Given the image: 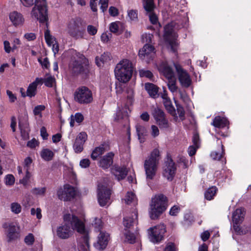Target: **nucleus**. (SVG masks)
Listing matches in <instances>:
<instances>
[{
  "label": "nucleus",
  "instance_id": "obj_16",
  "mask_svg": "<svg viewBox=\"0 0 251 251\" xmlns=\"http://www.w3.org/2000/svg\"><path fill=\"white\" fill-rule=\"evenodd\" d=\"M176 171L175 163L171 158L168 159L164 169L163 175L167 179L172 180L174 178Z\"/></svg>",
  "mask_w": 251,
  "mask_h": 251
},
{
  "label": "nucleus",
  "instance_id": "obj_58",
  "mask_svg": "<svg viewBox=\"0 0 251 251\" xmlns=\"http://www.w3.org/2000/svg\"><path fill=\"white\" fill-rule=\"evenodd\" d=\"M99 3L101 5L100 9L103 12L106 10L108 5V0H100Z\"/></svg>",
  "mask_w": 251,
  "mask_h": 251
},
{
  "label": "nucleus",
  "instance_id": "obj_13",
  "mask_svg": "<svg viewBox=\"0 0 251 251\" xmlns=\"http://www.w3.org/2000/svg\"><path fill=\"white\" fill-rule=\"evenodd\" d=\"M143 7L148 14H149L150 20L152 24H156L158 22V18L153 11L155 8V4L153 0H143Z\"/></svg>",
  "mask_w": 251,
  "mask_h": 251
},
{
  "label": "nucleus",
  "instance_id": "obj_46",
  "mask_svg": "<svg viewBox=\"0 0 251 251\" xmlns=\"http://www.w3.org/2000/svg\"><path fill=\"white\" fill-rule=\"evenodd\" d=\"M11 211L15 214H19L21 212L22 207L17 202H13L11 204Z\"/></svg>",
  "mask_w": 251,
  "mask_h": 251
},
{
  "label": "nucleus",
  "instance_id": "obj_1",
  "mask_svg": "<svg viewBox=\"0 0 251 251\" xmlns=\"http://www.w3.org/2000/svg\"><path fill=\"white\" fill-rule=\"evenodd\" d=\"M70 215L64 216V224L57 227L56 235L60 239H68L72 234L71 227L73 229H75L77 232L82 234L84 244L89 247L88 233L85 228L84 223L81 221L76 216L73 215L71 220H68Z\"/></svg>",
  "mask_w": 251,
  "mask_h": 251
},
{
  "label": "nucleus",
  "instance_id": "obj_27",
  "mask_svg": "<svg viewBox=\"0 0 251 251\" xmlns=\"http://www.w3.org/2000/svg\"><path fill=\"white\" fill-rule=\"evenodd\" d=\"M65 189L67 194L65 197H61V200L64 201H70L74 199L76 195V191L74 187L69 184L65 185Z\"/></svg>",
  "mask_w": 251,
  "mask_h": 251
},
{
  "label": "nucleus",
  "instance_id": "obj_49",
  "mask_svg": "<svg viewBox=\"0 0 251 251\" xmlns=\"http://www.w3.org/2000/svg\"><path fill=\"white\" fill-rule=\"evenodd\" d=\"M128 16L131 21H137L138 19L137 11L133 9L129 10L128 11Z\"/></svg>",
  "mask_w": 251,
  "mask_h": 251
},
{
  "label": "nucleus",
  "instance_id": "obj_26",
  "mask_svg": "<svg viewBox=\"0 0 251 251\" xmlns=\"http://www.w3.org/2000/svg\"><path fill=\"white\" fill-rule=\"evenodd\" d=\"M137 221V212L134 211L132 212L131 216L126 217L124 218V225L126 228H130Z\"/></svg>",
  "mask_w": 251,
  "mask_h": 251
},
{
  "label": "nucleus",
  "instance_id": "obj_39",
  "mask_svg": "<svg viewBox=\"0 0 251 251\" xmlns=\"http://www.w3.org/2000/svg\"><path fill=\"white\" fill-rule=\"evenodd\" d=\"M109 150V147L108 145L105 143H104L100 145L99 147L95 148V154L98 155L103 154L105 151Z\"/></svg>",
  "mask_w": 251,
  "mask_h": 251
},
{
  "label": "nucleus",
  "instance_id": "obj_14",
  "mask_svg": "<svg viewBox=\"0 0 251 251\" xmlns=\"http://www.w3.org/2000/svg\"><path fill=\"white\" fill-rule=\"evenodd\" d=\"M177 36L174 31V24L172 23L166 25L164 27V39L168 42L171 46L175 42Z\"/></svg>",
  "mask_w": 251,
  "mask_h": 251
},
{
  "label": "nucleus",
  "instance_id": "obj_5",
  "mask_svg": "<svg viewBox=\"0 0 251 251\" xmlns=\"http://www.w3.org/2000/svg\"><path fill=\"white\" fill-rule=\"evenodd\" d=\"M95 233L97 236L95 248L100 251H102L108 245L110 235L103 229V223L100 219H95Z\"/></svg>",
  "mask_w": 251,
  "mask_h": 251
},
{
  "label": "nucleus",
  "instance_id": "obj_41",
  "mask_svg": "<svg viewBox=\"0 0 251 251\" xmlns=\"http://www.w3.org/2000/svg\"><path fill=\"white\" fill-rule=\"evenodd\" d=\"M224 146L223 145H221V151H213L211 152L210 156L214 160H219L223 157V154L224 153V151L223 149Z\"/></svg>",
  "mask_w": 251,
  "mask_h": 251
},
{
  "label": "nucleus",
  "instance_id": "obj_25",
  "mask_svg": "<svg viewBox=\"0 0 251 251\" xmlns=\"http://www.w3.org/2000/svg\"><path fill=\"white\" fill-rule=\"evenodd\" d=\"M43 79L42 78H36L35 80L29 84L27 91L26 95L30 98L34 97L36 95L37 85L43 83Z\"/></svg>",
  "mask_w": 251,
  "mask_h": 251
},
{
  "label": "nucleus",
  "instance_id": "obj_57",
  "mask_svg": "<svg viewBox=\"0 0 251 251\" xmlns=\"http://www.w3.org/2000/svg\"><path fill=\"white\" fill-rule=\"evenodd\" d=\"M152 35L150 34H145L142 36V41L143 43H146V44H149L151 41V38Z\"/></svg>",
  "mask_w": 251,
  "mask_h": 251
},
{
  "label": "nucleus",
  "instance_id": "obj_4",
  "mask_svg": "<svg viewBox=\"0 0 251 251\" xmlns=\"http://www.w3.org/2000/svg\"><path fill=\"white\" fill-rule=\"evenodd\" d=\"M168 206L167 197L163 194L156 195L151 199L149 211L150 218L152 220L157 219L166 210Z\"/></svg>",
  "mask_w": 251,
  "mask_h": 251
},
{
  "label": "nucleus",
  "instance_id": "obj_47",
  "mask_svg": "<svg viewBox=\"0 0 251 251\" xmlns=\"http://www.w3.org/2000/svg\"><path fill=\"white\" fill-rule=\"evenodd\" d=\"M45 106L43 105H39L35 106L33 109V113L35 115H39L42 117L41 112L44 110Z\"/></svg>",
  "mask_w": 251,
  "mask_h": 251
},
{
  "label": "nucleus",
  "instance_id": "obj_56",
  "mask_svg": "<svg viewBox=\"0 0 251 251\" xmlns=\"http://www.w3.org/2000/svg\"><path fill=\"white\" fill-rule=\"evenodd\" d=\"M126 93L127 94V98L129 100L130 102H131L134 96L133 89L129 87L127 88Z\"/></svg>",
  "mask_w": 251,
  "mask_h": 251
},
{
  "label": "nucleus",
  "instance_id": "obj_63",
  "mask_svg": "<svg viewBox=\"0 0 251 251\" xmlns=\"http://www.w3.org/2000/svg\"><path fill=\"white\" fill-rule=\"evenodd\" d=\"M38 141L34 138L29 141L27 143V146L30 148H34L38 145Z\"/></svg>",
  "mask_w": 251,
  "mask_h": 251
},
{
  "label": "nucleus",
  "instance_id": "obj_42",
  "mask_svg": "<svg viewBox=\"0 0 251 251\" xmlns=\"http://www.w3.org/2000/svg\"><path fill=\"white\" fill-rule=\"evenodd\" d=\"M45 38L47 43L50 46L53 45L54 42H56L55 39L50 35L49 29L46 30L45 32Z\"/></svg>",
  "mask_w": 251,
  "mask_h": 251
},
{
  "label": "nucleus",
  "instance_id": "obj_55",
  "mask_svg": "<svg viewBox=\"0 0 251 251\" xmlns=\"http://www.w3.org/2000/svg\"><path fill=\"white\" fill-rule=\"evenodd\" d=\"M151 134L153 137H156L159 134V130L158 127L155 125L151 126Z\"/></svg>",
  "mask_w": 251,
  "mask_h": 251
},
{
  "label": "nucleus",
  "instance_id": "obj_60",
  "mask_svg": "<svg viewBox=\"0 0 251 251\" xmlns=\"http://www.w3.org/2000/svg\"><path fill=\"white\" fill-rule=\"evenodd\" d=\"M109 13L111 16L113 17L118 16L119 14V11L118 9L113 6L110 7L109 9Z\"/></svg>",
  "mask_w": 251,
  "mask_h": 251
},
{
  "label": "nucleus",
  "instance_id": "obj_31",
  "mask_svg": "<svg viewBox=\"0 0 251 251\" xmlns=\"http://www.w3.org/2000/svg\"><path fill=\"white\" fill-rule=\"evenodd\" d=\"M111 54L109 52H104L102 54L100 59V61L98 57L96 58L95 63L98 67L102 66L104 62H107L111 59Z\"/></svg>",
  "mask_w": 251,
  "mask_h": 251
},
{
  "label": "nucleus",
  "instance_id": "obj_8",
  "mask_svg": "<svg viewBox=\"0 0 251 251\" xmlns=\"http://www.w3.org/2000/svg\"><path fill=\"white\" fill-rule=\"evenodd\" d=\"M31 15L40 23H45L48 20L47 3L46 0H35Z\"/></svg>",
  "mask_w": 251,
  "mask_h": 251
},
{
  "label": "nucleus",
  "instance_id": "obj_18",
  "mask_svg": "<svg viewBox=\"0 0 251 251\" xmlns=\"http://www.w3.org/2000/svg\"><path fill=\"white\" fill-rule=\"evenodd\" d=\"M87 135L84 132L79 133L76 136L73 145V148L75 153H80L83 150V145L87 139Z\"/></svg>",
  "mask_w": 251,
  "mask_h": 251
},
{
  "label": "nucleus",
  "instance_id": "obj_2",
  "mask_svg": "<svg viewBox=\"0 0 251 251\" xmlns=\"http://www.w3.org/2000/svg\"><path fill=\"white\" fill-rule=\"evenodd\" d=\"M133 66L130 61L127 59H123L117 64L115 69L116 78L123 83H126L131 78Z\"/></svg>",
  "mask_w": 251,
  "mask_h": 251
},
{
  "label": "nucleus",
  "instance_id": "obj_61",
  "mask_svg": "<svg viewBox=\"0 0 251 251\" xmlns=\"http://www.w3.org/2000/svg\"><path fill=\"white\" fill-rule=\"evenodd\" d=\"M90 164V160L88 159H83L80 161L79 165L82 168H87Z\"/></svg>",
  "mask_w": 251,
  "mask_h": 251
},
{
  "label": "nucleus",
  "instance_id": "obj_6",
  "mask_svg": "<svg viewBox=\"0 0 251 251\" xmlns=\"http://www.w3.org/2000/svg\"><path fill=\"white\" fill-rule=\"evenodd\" d=\"M66 30L68 34L75 39L83 38L85 29L82 20L78 17L71 19L68 22Z\"/></svg>",
  "mask_w": 251,
  "mask_h": 251
},
{
  "label": "nucleus",
  "instance_id": "obj_45",
  "mask_svg": "<svg viewBox=\"0 0 251 251\" xmlns=\"http://www.w3.org/2000/svg\"><path fill=\"white\" fill-rule=\"evenodd\" d=\"M46 191V187L34 188L31 190V193L35 195L44 196Z\"/></svg>",
  "mask_w": 251,
  "mask_h": 251
},
{
  "label": "nucleus",
  "instance_id": "obj_59",
  "mask_svg": "<svg viewBox=\"0 0 251 251\" xmlns=\"http://www.w3.org/2000/svg\"><path fill=\"white\" fill-rule=\"evenodd\" d=\"M30 177V175L28 171V169H26V175L23 179L20 180V183L22 184H23L24 185H26L27 184V181L29 180Z\"/></svg>",
  "mask_w": 251,
  "mask_h": 251
},
{
  "label": "nucleus",
  "instance_id": "obj_21",
  "mask_svg": "<svg viewBox=\"0 0 251 251\" xmlns=\"http://www.w3.org/2000/svg\"><path fill=\"white\" fill-rule=\"evenodd\" d=\"M114 156V154L112 152H108L100 160L98 163L99 166L103 169H108L113 163Z\"/></svg>",
  "mask_w": 251,
  "mask_h": 251
},
{
  "label": "nucleus",
  "instance_id": "obj_48",
  "mask_svg": "<svg viewBox=\"0 0 251 251\" xmlns=\"http://www.w3.org/2000/svg\"><path fill=\"white\" fill-rule=\"evenodd\" d=\"M55 82V78L51 76H48L44 79L45 85L48 87H51Z\"/></svg>",
  "mask_w": 251,
  "mask_h": 251
},
{
  "label": "nucleus",
  "instance_id": "obj_7",
  "mask_svg": "<svg viewBox=\"0 0 251 251\" xmlns=\"http://www.w3.org/2000/svg\"><path fill=\"white\" fill-rule=\"evenodd\" d=\"M69 69L73 75H86L89 73L88 66L84 57H74L72 59L70 63Z\"/></svg>",
  "mask_w": 251,
  "mask_h": 251
},
{
  "label": "nucleus",
  "instance_id": "obj_9",
  "mask_svg": "<svg viewBox=\"0 0 251 251\" xmlns=\"http://www.w3.org/2000/svg\"><path fill=\"white\" fill-rule=\"evenodd\" d=\"M107 179L98 182L97 189L98 201L101 206H105L109 201L111 194V190L107 186Z\"/></svg>",
  "mask_w": 251,
  "mask_h": 251
},
{
  "label": "nucleus",
  "instance_id": "obj_53",
  "mask_svg": "<svg viewBox=\"0 0 251 251\" xmlns=\"http://www.w3.org/2000/svg\"><path fill=\"white\" fill-rule=\"evenodd\" d=\"M31 214L32 215L36 214V217L38 219H40L42 218L41 210L40 208H37L36 209L33 208H31Z\"/></svg>",
  "mask_w": 251,
  "mask_h": 251
},
{
  "label": "nucleus",
  "instance_id": "obj_52",
  "mask_svg": "<svg viewBox=\"0 0 251 251\" xmlns=\"http://www.w3.org/2000/svg\"><path fill=\"white\" fill-rule=\"evenodd\" d=\"M57 195L58 196V198L59 200H61V197H65L67 194V192L65 189V185L64 186V188H60L57 192Z\"/></svg>",
  "mask_w": 251,
  "mask_h": 251
},
{
  "label": "nucleus",
  "instance_id": "obj_64",
  "mask_svg": "<svg viewBox=\"0 0 251 251\" xmlns=\"http://www.w3.org/2000/svg\"><path fill=\"white\" fill-rule=\"evenodd\" d=\"M164 251H176L174 244L169 243L167 245Z\"/></svg>",
  "mask_w": 251,
  "mask_h": 251
},
{
  "label": "nucleus",
  "instance_id": "obj_33",
  "mask_svg": "<svg viewBox=\"0 0 251 251\" xmlns=\"http://www.w3.org/2000/svg\"><path fill=\"white\" fill-rule=\"evenodd\" d=\"M42 158L45 161H49L52 159L54 153L48 149H43L41 152Z\"/></svg>",
  "mask_w": 251,
  "mask_h": 251
},
{
  "label": "nucleus",
  "instance_id": "obj_38",
  "mask_svg": "<svg viewBox=\"0 0 251 251\" xmlns=\"http://www.w3.org/2000/svg\"><path fill=\"white\" fill-rule=\"evenodd\" d=\"M175 103L176 107V111L177 114H178V116L181 121H183L185 118V112L184 109V108L181 104L178 103L177 101L176 100H175Z\"/></svg>",
  "mask_w": 251,
  "mask_h": 251
},
{
  "label": "nucleus",
  "instance_id": "obj_35",
  "mask_svg": "<svg viewBox=\"0 0 251 251\" xmlns=\"http://www.w3.org/2000/svg\"><path fill=\"white\" fill-rule=\"evenodd\" d=\"M84 120L83 115L80 113H76L75 115L71 116L70 126L73 127L74 126L75 121L77 123H81Z\"/></svg>",
  "mask_w": 251,
  "mask_h": 251
},
{
  "label": "nucleus",
  "instance_id": "obj_15",
  "mask_svg": "<svg viewBox=\"0 0 251 251\" xmlns=\"http://www.w3.org/2000/svg\"><path fill=\"white\" fill-rule=\"evenodd\" d=\"M179 81L184 87H188L191 84V79L189 74L179 65L175 64Z\"/></svg>",
  "mask_w": 251,
  "mask_h": 251
},
{
  "label": "nucleus",
  "instance_id": "obj_51",
  "mask_svg": "<svg viewBox=\"0 0 251 251\" xmlns=\"http://www.w3.org/2000/svg\"><path fill=\"white\" fill-rule=\"evenodd\" d=\"M139 75L141 77H146L150 79L153 77L152 73L148 70H141L139 71Z\"/></svg>",
  "mask_w": 251,
  "mask_h": 251
},
{
  "label": "nucleus",
  "instance_id": "obj_36",
  "mask_svg": "<svg viewBox=\"0 0 251 251\" xmlns=\"http://www.w3.org/2000/svg\"><path fill=\"white\" fill-rule=\"evenodd\" d=\"M176 77L168 79V86L169 90L173 93L176 92L177 86L176 85Z\"/></svg>",
  "mask_w": 251,
  "mask_h": 251
},
{
  "label": "nucleus",
  "instance_id": "obj_54",
  "mask_svg": "<svg viewBox=\"0 0 251 251\" xmlns=\"http://www.w3.org/2000/svg\"><path fill=\"white\" fill-rule=\"evenodd\" d=\"M15 182V178L12 175H8L5 177V183L7 185H12Z\"/></svg>",
  "mask_w": 251,
  "mask_h": 251
},
{
  "label": "nucleus",
  "instance_id": "obj_3",
  "mask_svg": "<svg viewBox=\"0 0 251 251\" xmlns=\"http://www.w3.org/2000/svg\"><path fill=\"white\" fill-rule=\"evenodd\" d=\"M161 158L160 151L157 149H154L144 161V167L147 179H153L155 176Z\"/></svg>",
  "mask_w": 251,
  "mask_h": 251
},
{
  "label": "nucleus",
  "instance_id": "obj_32",
  "mask_svg": "<svg viewBox=\"0 0 251 251\" xmlns=\"http://www.w3.org/2000/svg\"><path fill=\"white\" fill-rule=\"evenodd\" d=\"M227 123L226 119L222 118L219 116L216 117L212 123V125L218 128H222L225 127Z\"/></svg>",
  "mask_w": 251,
  "mask_h": 251
},
{
  "label": "nucleus",
  "instance_id": "obj_12",
  "mask_svg": "<svg viewBox=\"0 0 251 251\" xmlns=\"http://www.w3.org/2000/svg\"><path fill=\"white\" fill-rule=\"evenodd\" d=\"M166 231V227L164 225L150 228L149 229V238L151 242L158 243L162 240Z\"/></svg>",
  "mask_w": 251,
  "mask_h": 251
},
{
  "label": "nucleus",
  "instance_id": "obj_30",
  "mask_svg": "<svg viewBox=\"0 0 251 251\" xmlns=\"http://www.w3.org/2000/svg\"><path fill=\"white\" fill-rule=\"evenodd\" d=\"M162 72L164 75L167 79L175 77L172 68L166 63L162 65Z\"/></svg>",
  "mask_w": 251,
  "mask_h": 251
},
{
  "label": "nucleus",
  "instance_id": "obj_40",
  "mask_svg": "<svg viewBox=\"0 0 251 251\" xmlns=\"http://www.w3.org/2000/svg\"><path fill=\"white\" fill-rule=\"evenodd\" d=\"M217 188L216 187H212L209 188L205 193L204 196L206 200H211L216 193Z\"/></svg>",
  "mask_w": 251,
  "mask_h": 251
},
{
  "label": "nucleus",
  "instance_id": "obj_34",
  "mask_svg": "<svg viewBox=\"0 0 251 251\" xmlns=\"http://www.w3.org/2000/svg\"><path fill=\"white\" fill-rule=\"evenodd\" d=\"M122 24L120 22H116L112 23L109 26V29L110 31L117 35L121 34L122 31L120 28V26L122 25Z\"/></svg>",
  "mask_w": 251,
  "mask_h": 251
},
{
  "label": "nucleus",
  "instance_id": "obj_22",
  "mask_svg": "<svg viewBox=\"0 0 251 251\" xmlns=\"http://www.w3.org/2000/svg\"><path fill=\"white\" fill-rule=\"evenodd\" d=\"M162 97L163 99V102L166 109L169 114L174 117V119L176 120L177 116L170 99L168 97L167 95L166 94H163Z\"/></svg>",
  "mask_w": 251,
  "mask_h": 251
},
{
  "label": "nucleus",
  "instance_id": "obj_20",
  "mask_svg": "<svg viewBox=\"0 0 251 251\" xmlns=\"http://www.w3.org/2000/svg\"><path fill=\"white\" fill-rule=\"evenodd\" d=\"M111 171L119 181L124 179L128 173V170L126 167L118 165H114L111 169Z\"/></svg>",
  "mask_w": 251,
  "mask_h": 251
},
{
  "label": "nucleus",
  "instance_id": "obj_44",
  "mask_svg": "<svg viewBox=\"0 0 251 251\" xmlns=\"http://www.w3.org/2000/svg\"><path fill=\"white\" fill-rule=\"evenodd\" d=\"M136 201V196L132 192H127L125 198V201L127 204H130Z\"/></svg>",
  "mask_w": 251,
  "mask_h": 251
},
{
  "label": "nucleus",
  "instance_id": "obj_19",
  "mask_svg": "<svg viewBox=\"0 0 251 251\" xmlns=\"http://www.w3.org/2000/svg\"><path fill=\"white\" fill-rule=\"evenodd\" d=\"M154 48L150 44H146L139 51V56L142 59H150L154 53Z\"/></svg>",
  "mask_w": 251,
  "mask_h": 251
},
{
  "label": "nucleus",
  "instance_id": "obj_11",
  "mask_svg": "<svg viewBox=\"0 0 251 251\" xmlns=\"http://www.w3.org/2000/svg\"><path fill=\"white\" fill-rule=\"evenodd\" d=\"M151 114L160 128L167 129L170 127L171 124L161 109L158 107H152Z\"/></svg>",
  "mask_w": 251,
  "mask_h": 251
},
{
  "label": "nucleus",
  "instance_id": "obj_17",
  "mask_svg": "<svg viewBox=\"0 0 251 251\" xmlns=\"http://www.w3.org/2000/svg\"><path fill=\"white\" fill-rule=\"evenodd\" d=\"M6 236L8 242H12L19 239L20 237V227L13 224L9 225L7 228Z\"/></svg>",
  "mask_w": 251,
  "mask_h": 251
},
{
  "label": "nucleus",
  "instance_id": "obj_37",
  "mask_svg": "<svg viewBox=\"0 0 251 251\" xmlns=\"http://www.w3.org/2000/svg\"><path fill=\"white\" fill-rule=\"evenodd\" d=\"M19 126L21 130L22 135L24 137L27 136L28 135V132L29 131L28 123L26 122L25 124H24L19 122Z\"/></svg>",
  "mask_w": 251,
  "mask_h": 251
},
{
  "label": "nucleus",
  "instance_id": "obj_24",
  "mask_svg": "<svg viewBox=\"0 0 251 251\" xmlns=\"http://www.w3.org/2000/svg\"><path fill=\"white\" fill-rule=\"evenodd\" d=\"M245 215L244 208H237L232 214V221L235 224H241Z\"/></svg>",
  "mask_w": 251,
  "mask_h": 251
},
{
  "label": "nucleus",
  "instance_id": "obj_23",
  "mask_svg": "<svg viewBox=\"0 0 251 251\" xmlns=\"http://www.w3.org/2000/svg\"><path fill=\"white\" fill-rule=\"evenodd\" d=\"M9 19L15 26L22 25L25 21L23 15L17 11L11 12L9 14Z\"/></svg>",
  "mask_w": 251,
  "mask_h": 251
},
{
  "label": "nucleus",
  "instance_id": "obj_10",
  "mask_svg": "<svg viewBox=\"0 0 251 251\" xmlns=\"http://www.w3.org/2000/svg\"><path fill=\"white\" fill-rule=\"evenodd\" d=\"M74 100L79 104H88L93 101L92 92L86 87L77 88L74 94Z\"/></svg>",
  "mask_w": 251,
  "mask_h": 251
},
{
  "label": "nucleus",
  "instance_id": "obj_43",
  "mask_svg": "<svg viewBox=\"0 0 251 251\" xmlns=\"http://www.w3.org/2000/svg\"><path fill=\"white\" fill-rule=\"evenodd\" d=\"M125 235L126 241L131 244H133L135 242L136 238L133 233L130 232L128 230H126L125 233Z\"/></svg>",
  "mask_w": 251,
  "mask_h": 251
},
{
  "label": "nucleus",
  "instance_id": "obj_28",
  "mask_svg": "<svg viewBox=\"0 0 251 251\" xmlns=\"http://www.w3.org/2000/svg\"><path fill=\"white\" fill-rule=\"evenodd\" d=\"M145 88L151 97L156 98L158 96V88L154 84L146 83L145 84Z\"/></svg>",
  "mask_w": 251,
  "mask_h": 251
},
{
  "label": "nucleus",
  "instance_id": "obj_50",
  "mask_svg": "<svg viewBox=\"0 0 251 251\" xmlns=\"http://www.w3.org/2000/svg\"><path fill=\"white\" fill-rule=\"evenodd\" d=\"M25 242L27 245H32L34 242V237L32 233H29L25 238Z\"/></svg>",
  "mask_w": 251,
  "mask_h": 251
},
{
  "label": "nucleus",
  "instance_id": "obj_62",
  "mask_svg": "<svg viewBox=\"0 0 251 251\" xmlns=\"http://www.w3.org/2000/svg\"><path fill=\"white\" fill-rule=\"evenodd\" d=\"M179 210L180 208L178 206L175 205L171 208L170 211V214L172 216H176L179 211Z\"/></svg>",
  "mask_w": 251,
  "mask_h": 251
},
{
  "label": "nucleus",
  "instance_id": "obj_29",
  "mask_svg": "<svg viewBox=\"0 0 251 251\" xmlns=\"http://www.w3.org/2000/svg\"><path fill=\"white\" fill-rule=\"evenodd\" d=\"M136 128L140 142L141 143L144 142L145 140V137L148 134L146 128L144 126L139 125H136Z\"/></svg>",
  "mask_w": 251,
  "mask_h": 251
}]
</instances>
